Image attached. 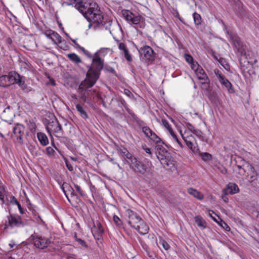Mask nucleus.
Returning <instances> with one entry per match:
<instances>
[{
  "instance_id": "22",
  "label": "nucleus",
  "mask_w": 259,
  "mask_h": 259,
  "mask_svg": "<svg viewBox=\"0 0 259 259\" xmlns=\"http://www.w3.org/2000/svg\"><path fill=\"white\" fill-rule=\"evenodd\" d=\"M195 73L199 79L204 81L203 83H208L207 81L209 82V78L207 74L205 73L203 69L199 65H198L197 68L195 69Z\"/></svg>"
},
{
  "instance_id": "39",
  "label": "nucleus",
  "mask_w": 259,
  "mask_h": 259,
  "mask_svg": "<svg viewBox=\"0 0 259 259\" xmlns=\"http://www.w3.org/2000/svg\"><path fill=\"white\" fill-rule=\"evenodd\" d=\"M210 215L211 216V217L212 218V219L216 222H217L218 224H219L223 228L225 229L226 230H228L227 229H230L229 227L228 226V225L224 222L223 221V220H222L221 219L219 218V219L220 220V222L221 223H220L219 222V221L214 217H213L211 215V214H210Z\"/></svg>"
},
{
  "instance_id": "20",
  "label": "nucleus",
  "mask_w": 259,
  "mask_h": 259,
  "mask_svg": "<svg viewBox=\"0 0 259 259\" xmlns=\"http://www.w3.org/2000/svg\"><path fill=\"white\" fill-rule=\"evenodd\" d=\"M116 150L121 156L127 159V161H130L134 157L127 149L122 146H117Z\"/></svg>"
},
{
  "instance_id": "43",
  "label": "nucleus",
  "mask_w": 259,
  "mask_h": 259,
  "mask_svg": "<svg viewBox=\"0 0 259 259\" xmlns=\"http://www.w3.org/2000/svg\"><path fill=\"white\" fill-rule=\"evenodd\" d=\"M123 53L125 59L128 62H131L132 61V57L130 54L128 49L125 50Z\"/></svg>"
},
{
  "instance_id": "13",
  "label": "nucleus",
  "mask_w": 259,
  "mask_h": 259,
  "mask_svg": "<svg viewBox=\"0 0 259 259\" xmlns=\"http://www.w3.org/2000/svg\"><path fill=\"white\" fill-rule=\"evenodd\" d=\"M181 134L188 147L193 152L195 153H197L199 151V149L194 137L192 135L184 136L183 134Z\"/></svg>"
},
{
  "instance_id": "32",
  "label": "nucleus",
  "mask_w": 259,
  "mask_h": 259,
  "mask_svg": "<svg viewBox=\"0 0 259 259\" xmlns=\"http://www.w3.org/2000/svg\"><path fill=\"white\" fill-rule=\"evenodd\" d=\"M199 156L201 157L202 160L205 162H208L212 159V155L207 152H200L199 150L198 151Z\"/></svg>"
},
{
  "instance_id": "41",
  "label": "nucleus",
  "mask_w": 259,
  "mask_h": 259,
  "mask_svg": "<svg viewBox=\"0 0 259 259\" xmlns=\"http://www.w3.org/2000/svg\"><path fill=\"white\" fill-rule=\"evenodd\" d=\"M113 219L114 223L116 226L118 227L122 226V222L118 216L114 215Z\"/></svg>"
},
{
  "instance_id": "23",
  "label": "nucleus",
  "mask_w": 259,
  "mask_h": 259,
  "mask_svg": "<svg viewBox=\"0 0 259 259\" xmlns=\"http://www.w3.org/2000/svg\"><path fill=\"white\" fill-rule=\"evenodd\" d=\"M187 192L198 200H201L204 198V195L201 192L193 188H188L187 189Z\"/></svg>"
},
{
  "instance_id": "50",
  "label": "nucleus",
  "mask_w": 259,
  "mask_h": 259,
  "mask_svg": "<svg viewBox=\"0 0 259 259\" xmlns=\"http://www.w3.org/2000/svg\"><path fill=\"white\" fill-rule=\"evenodd\" d=\"M118 48L120 50H122L123 51V52L126 50L127 49L126 46L125 45V44L123 42H120L119 44L118 45Z\"/></svg>"
},
{
  "instance_id": "47",
  "label": "nucleus",
  "mask_w": 259,
  "mask_h": 259,
  "mask_svg": "<svg viewBox=\"0 0 259 259\" xmlns=\"http://www.w3.org/2000/svg\"><path fill=\"white\" fill-rule=\"evenodd\" d=\"M186 126L187 128L191 131L192 133H194L195 131H196V128L191 123H186Z\"/></svg>"
},
{
  "instance_id": "45",
  "label": "nucleus",
  "mask_w": 259,
  "mask_h": 259,
  "mask_svg": "<svg viewBox=\"0 0 259 259\" xmlns=\"http://www.w3.org/2000/svg\"><path fill=\"white\" fill-rule=\"evenodd\" d=\"M61 188H62L63 192L64 193L66 198H67L68 200L70 202V200L69 199L68 196V195L69 194V193L70 192V189L65 188H64V183L63 184V185L61 187Z\"/></svg>"
},
{
  "instance_id": "30",
  "label": "nucleus",
  "mask_w": 259,
  "mask_h": 259,
  "mask_svg": "<svg viewBox=\"0 0 259 259\" xmlns=\"http://www.w3.org/2000/svg\"><path fill=\"white\" fill-rule=\"evenodd\" d=\"M208 98L211 103L213 104H218L219 102V98L215 92H212L209 93Z\"/></svg>"
},
{
  "instance_id": "33",
  "label": "nucleus",
  "mask_w": 259,
  "mask_h": 259,
  "mask_svg": "<svg viewBox=\"0 0 259 259\" xmlns=\"http://www.w3.org/2000/svg\"><path fill=\"white\" fill-rule=\"evenodd\" d=\"M52 40L54 44H58L61 43L62 37L58 33L52 30Z\"/></svg>"
},
{
  "instance_id": "37",
  "label": "nucleus",
  "mask_w": 259,
  "mask_h": 259,
  "mask_svg": "<svg viewBox=\"0 0 259 259\" xmlns=\"http://www.w3.org/2000/svg\"><path fill=\"white\" fill-rule=\"evenodd\" d=\"M194 21L196 25H199L201 23V17L200 14L195 12L193 14Z\"/></svg>"
},
{
  "instance_id": "29",
  "label": "nucleus",
  "mask_w": 259,
  "mask_h": 259,
  "mask_svg": "<svg viewBox=\"0 0 259 259\" xmlns=\"http://www.w3.org/2000/svg\"><path fill=\"white\" fill-rule=\"evenodd\" d=\"M76 108L82 118L83 119H87L88 118L87 113L82 106L77 104L76 105Z\"/></svg>"
},
{
  "instance_id": "44",
  "label": "nucleus",
  "mask_w": 259,
  "mask_h": 259,
  "mask_svg": "<svg viewBox=\"0 0 259 259\" xmlns=\"http://www.w3.org/2000/svg\"><path fill=\"white\" fill-rule=\"evenodd\" d=\"M76 242L78 243L79 245H80L82 247H83L85 248H88L89 247L88 245L87 244V243L84 240H82L80 238L77 239Z\"/></svg>"
},
{
  "instance_id": "11",
  "label": "nucleus",
  "mask_w": 259,
  "mask_h": 259,
  "mask_svg": "<svg viewBox=\"0 0 259 259\" xmlns=\"http://www.w3.org/2000/svg\"><path fill=\"white\" fill-rule=\"evenodd\" d=\"M125 215L128 219V224L133 228H134L142 220V218L136 212L130 209L125 210Z\"/></svg>"
},
{
  "instance_id": "56",
  "label": "nucleus",
  "mask_w": 259,
  "mask_h": 259,
  "mask_svg": "<svg viewBox=\"0 0 259 259\" xmlns=\"http://www.w3.org/2000/svg\"><path fill=\"white\" fill-rule=\"evenodd\" d=\"M60 44V46H59V47L63 50H66L68 48V46L67 45H66L65 44H62V42L61 41V44Z\"/></svg>"
},
{
  "instance_id": "19",
  "label": "nucleus",
  "mask_w": 259,
  "mask_h": 259,
  "mask_svg": "<svg viewBox=\"0 0 259 259\" xmlns=\"http://www.w3.org/2000/svg\"><path fill=\"white\" fill-rule=\"evenodd\" d=\"M239 192V189L238 185L234 183H229L226 188L223 190L225 194H235Z\"/></svg>"
},
{
  "instance_id": "24",
  "label": "nucleus",
  "mask_w": 259,
  "mask_h": 259,
  "mask_svg": "<svg viewBox=\"0 0 259 259\" xmlns=\"http://www.w3.org/2000/svg\"><path fill=\"white\" fill-rule=\"evenodd\" d=\"M135 120L139 125L142 128L145 136H148V133L151 132V129L148 126H146L145 122L139 118L137 117Z\"/></svg>"
},
{
  "instance_id": "62",
  "label": "nucleus",
  "mask_w": 259,
  "mask_h": 259,
  "mask_svg": "<svg viewBox=\"0 0 259 259\" xmlns=\"http://www.w3.org/2000/svg\"><path fill=\"white\" fill-rule=\"evenodd\" d=\"M35 218L38 222L40 221L41 222H43L42 220L40 218L39 215L37 216L36 215H35Z\"/></svg>"
},
{
  "instance_id": "7",
  "label": "nucleus",
  "mask_w": 259,
  "mask_h": 259,
  "mask_svg": "<svg viewBox=\"0 0 259 259\" xmlns=\"http://www.w3.org/2000/svg\"><path fill=\"white\" fill-rule=\"evenodd\" d=\"M29 240L33 242L36 248L40 249L46 248L51 243V240L49 238L40 236L35 233L30 236Z\"/></svg>"
},
{
  "instance_id": "46",
  "label": "nucleus",
  "mask_w": 259,
  "mask_h": 259,
  "mask_svg": "<svg viewBox=\"0 0 259 259\" xmlns=\"http://www.w3.org/2000/svg\"><path fill=\"white\" fill-rule=\"evenodd\" d=\"M46 152L49 156L54 155L55 150L51 147H48L46 148Z\"/></svg>"
},
{
  "instance_id": "16",
  "label": "nucleus",
  "mask_w": 259,
  "mask_h": 259,
  "mask_svg": "<svg viewBox=\"0 0 259 259\" xmlns=\"http://www.w3.org/2000/svg\"><path fill=\"white\" fill-rule=\"evenodd\" d=\"M9 225L11 227H21L24 226L22 218L19 215H13L10 214L8 217Z\"/></svg>"
},
{
  "instance_id": "61",
  "label": "nucleus",
  "mask_w": 259,
  "mask_h": 259,
  "mask_svg": "<svg viewBox=\"0 0 259 259\" xmlns=\"http://www.w3.org/2000/svg\"><path fill=\"white\" fill-rule=\"evenodd\" d=\"M220 171L223 174H226L227 173V170L225 167H222Z\"/></svg>"
},
{
  "instance_id": "18",
  "label": "nucleus",
  "mask_w": 259,
  "mask_h": 259,
  "mask_svg": "<svg viewBox=\"0 0 259 259\" xmlns=\"http://www.w3.org/2000/svg\"><path fill=\"white\" fill-rule=\"evenodd\" d=\"M231 39L234 47L240 53V55H244L245 54V49L240 38L236 35H233L231 36Z\"/></svg>"
},
{
  "instance_id": "15",
  "label": "nucleus",
  "mask_w": 259,
  "mask_h": 259,
  "mask_svg": "<svg viewBox=\"0 0 259 259\" xmlns=\"http://www.w3.org/2000/svg\"><path fill=\"white\" fill-rule=\"evenodd\" d=\"M91 231L96 240H99L101 239L104 231L101 223L98 221L94 223V226L91 229Z\"/></svg>"
},
{
  "instance_id": "12",
  "label": "nucleus",
  "mask_w": 259,
  "mask_h": 259,
  "mask_svg": "<svg viewBox=\"0 0 259 259\" xmlns=\"http://www.w3.org/2000/svg\"><path fill=\"white\" fill-rule=\"evenodd\" d=\"M46 128L50 135L52 132L61 134V135L63 134L61 125L56 117L48 122Z\"/></svg>"
},
{
  "instance_id": "63",
  "label": "nucleus",
  "mask_w": 259,
  "mask_h": 259,
  "mask_svg": "<svg viewBox=\"0 0 259 259\" xmlns=\"http://www.w3.org/2000/svg\"><path fill=\"white\" fill-rule=\"evenodd\" d=\"M144 150H145V151L147 153H148V154H151V150L150 148H144Z\"/></svg>"
},
{
  "instance_id": "36",
  "label": "nucleus",
  "mask_w": 259,
  "mask_h": 259,
  "mask_svg": "<svg viewBox=\"0 0 259 259\" xmlns=\"http://www.w3.org/2000/svg\"><path fill=\"white\" fill-rule=\"evenodd\" d=\"M28 128L31 132H34L36 130V124L32 120H26Z\"/></svg>"
},
{
  "instance_id": "25",
  "label": "nucleus",
  "mask_w": 259,
  "mask_h": 259,
  "mask_svg": "<svg viewBox=\"0 0 259 259\" xmlns=\"http://www.w3.org/2000/svg\"><path fill=\"white\" fill-rule=\"evenodd\" d=\"M116 101L118 102V105L120 108H124L127 112L131 114V111L128 108L126 103L125 100L120 96H118L115 98Z\"/></svg>"
},
{
  "instance_id": "31",
  "label": "nucleus",
  "mask_w": 259,
  "mask_h": 259,
  "mask_svg": "<svg viewBox=\"0 0 259 259\" xmlns=\"http://www.w3.org/2000/svg\"><path fill=\"white\" fill-rule=\"evenodd\" d=\"M193 134L198 137L202 141L205 142L206 143H208V138L206 137L200 130L196 129Z\"/></svg>"
},
{
  "instance_id": "3",
  "label": "nucleus",
  "mask_w": 259,
  "mask_h": 259,
  "mask_svg": "<svg viewBox=\"0 0 259 259\" xmlns=\"http://www.w3.org/2000/svg\"><path fill=\"white\" fill-rule=\"evenodd\" d=\"M127 162L130 164V168L135 173L142 177L146 181H149L153 178V171L148 164L138 160L135 157L130 161H127Z\"/></svg>"
},
{
  "instance_id": "6",
  "label": "nucleus",
  "mask_w": 259,
  "mask_h": 259,
  "mask_svg": "<svg viewBox=\"0 0 259 259\" xmlns=\"http://www.w3.org/2000/svg\"><path fill=\"white\" fill-rule=\"evenodd\" d=\"M139 52L141 60L147 63H151L155 60L156 55L152 48L148 46L140 48Z\"/></svg>"
},
{
  "instance_id": "10",
  "label": "nucleus",
  "mask_w": 259,
  "mask_h": 259,
  "mask_svg": "<svg viewBox=\"0 0 259 259\" xmlns=\"http://www.w3.org/2000/svg\"><path fill=\"white\" fill-rule=\"evenodd\" d=\"M215 74L217 76L220 82L224 85L230 93H234L235 91L232 83L222 73L220 70L215 69L214 71Z\"/></svg>"
},
{
  "instance_id": "48",
  "label": "nucleus",
  "mask_w": 259,
  "mask_h": 259,
  "mask_svg": "<svg viewBox=\"0 0 259 259\" xmlns=\"http://www.w3.org/2000/svg\"><path fill=\"white\" fill-rule=\"evenodd\" d=\"M52 30L49 29L47 30L44 32L45 35L49 38L52 40Z\"/></svg>"
},
{
  "instance_id": "17",
  "label": "nucleus",
  "mask_w": 259,
  "mask_h": 259,
  "mask_svg": "<svg viewBox=\"0 0 259 259\" xmlns=\"http://www.w3.org/2000/svg\"><path fill=\"white\" fill-rule=\"evenodd\" d=\"M158 159L160 161V163L164 166H167L171 167V166L174 165V160L170 153L168 152V154L160 155L157 156Z\"/></svg>"
},
{
  "instance_id": "58",
  "label": "nucleus",
  "mask_w": 259,
  "mask_h": 259,
  "mask_svg": "<svg viewBox=\"0 0 259 259\" xmlns=\"http://www.w3.org/2000/svg\"><path fill=\"white\" fill-rule=\"evenodd\" d=\"M18 208H19V211H20V213L22 214H24V209L22 207L21 205H20V203H18V205H17Z\"/></svg>"
},
{
  "instance_id": "35",
  "label": "nucleus",
  "mask_w": 259,
  "mask_h": 259,
  "mask_svg": "<svg viewBox=\"0 0 259 259\" xmlns=\"http://www.w3.org/2000/svg\"><path fill=\"white\" fill-rule=\"evenodd\" d=\"M67 57L71 61L76 63H79L81 62V60L78 56L75 53L69 54H68Z\"/></svg>"
},
{
  "instance_id": "51",
  "label": "nucleus",
  "mask_w": 259,
  "mask_h": 259,
  "mask_svg": "<svg viewBox=\"0 0 259 259\" xmlns=\"http://www.w3.org/2000/svg\"><path fill=\"white\" fill-rule=\"evenodd\" d=\"M162 122L163 125L168 130V131H169V129L172 128L168 122L166 120H162Z\"/></svg>"
},
{
  "instance_id": "59",
  "label": "nucleus",
  "mask_w": 259,
  "mask_h": 259,
  "mask_svg": "<svg viewBox=\"0 0 259 259\" xmlns=\"http://www.w3.org/2000/svg\"><path fill=\"white\" fill-rule=\"evenodd\" d=\"M9 246H10V248H13L14 247H16V248H17V246L14 241H11V242L9 244Z\"/></svg>"
},
{
  "instance_id": "9",
  "label": "nucleus",
  "mask_w": 259,
  "mask_h": 259,
  "mask_svg": "<svg viewBox=\"0 0 259 259\" xmlns=\"http://www.w3.org/2000/svg\"><path fill=\"white\" fill-rule=\"evenodd\" d=\"M25 126L19 123H17L13 128V133L16 138V142L20 145L24 144L23 138L25 135Z\"/></svg>"
},
{
  "instance_id": "40",
  "label": "nucleus",
  "mask_w": 259,
  "mask_h": 259,
  "mask_svg": "<svg viewBox=\"0 0 259 259\" xmlns=\"http://www.w3.org/2000/svg\"><path fill=\"white\" fill-rule=\"evenodd\" d=\"M64 188H65L70 189V192L69 193H70L71 196H72V197L73 196H75V197H76L77 198V196L75 193L74 190L73 189L72 187L69 184H68L67 183H64Z\"/></svg>"
},
{
  "instance_id": "34",
  "label": "nucleus",
  "mask_w": 259,
  "mask_h": 259,
  "mask_svg": "<svg viewBox=\"0 0 259 259\" xmlns=\"http://www.w3.org/2000/svg\"><path fill=\"white\" fill-rule=\"evenodd\" d=\"M195 221L198 226L202 227L203 228L206 227V223L201 217L199 215L195 217Z\"/></svg>"
},
{
  "instance_id": "57",
  "label": "nucleus",
  "mask_w": 259,
  "mask_h": 259,
  "mask_svg": "<svg viewBox=\"0 0 259 259\" xmlns=\"http://www.w3.org/2000/svg\"><path fill=\"white\" fill-rule=\"evenodd\" d=\"M109 161H110V162H111L113 164L117 165V166H118V167L119 169H121V166L119 165V164L118 163H117V162H115V161H114V158H109Z\"/></svg>"
},
{
  "instance_id": "5",
  "label": "nucleus",
  "mask_w": 259,
  "mask_h": 259,
  "mask_svg": "<svg viewBox=\"0 0 259 259\" xmlns=\"http://www.w3.org/2000/svg\"><path fill=\"white\" fill-rule=\"evenodd\" d=\"M122 15L126 21L131 25H134L135 28L143 29L145 27L144 18L139 14H134L130 10H122Z\"/></svg>"
},
{
  "instance_id": "4",
  "label": "nucleus",
  "mask_w": 259,
  "mask_h": 259,
  "mask_svg": "<svg viewBox=\"0 0 259 259\" xmlns=\"http://www.w3.org/2000/svg\"><path fill=\"white\" fill-rule=\"evenodd\" d=\"M237 158L243 162L241 165L236 164L238 169V173L240 175L244 176L245 179L250 184L256 181L258 175L254 167L241 157L239 156Z\"/></svg>"
},
{
  "instance_id": "21",
  "label": "nucleus",
  "mask_w": 259,
  "mask_h": 259,
  "mask_svg": "<svg viewBox=\"0 0 259 259\" xmlns=\"http://www.w3.org/2000/svg\"><path fill=\"white\" fill-rule=\"evenodd\" d=\"M134 228L137 230L141 235H145L149 232V227L143 220L136 225Z\"/></svg>"
},
{
  "instance_id": "1",
  "label": "nucleus",
  "mask_w": 259,
  "mask_h": 259,
  "mask_svg": "<svg viewBox=\"0 0 259 259\" xmlns=\"http://www.w3.org/2000/svg\"><path fill=\"white\" fill-rule=\"evenodd\" d=\"M108 49L107 48L101 49L94 54L92 66H90L86 74L87 78L81 81L78 90L82 91L85 89L91 88L96 83L104 66V60L100 57L99 53L104 52L105 50Z\"/></svg>"
},
{
  "instance_id": "26",
  "label": "nucleus",
  "mask_w": 259,
  "mask_h": 259,
  "mask_svg": "<svg viewBox=\"0 0 259 259\" xmlns=\"http://www.w3.org/2000/svg\"><path fill=\"white\" fill-rule=\"evenodd\" d=\"M156 150L157 156L160 155L168 154V152L167 150L161 144V143H156L155 146Z\"/></svg>"
},
{
  "instance_id": "60",
  "label": "nucleus",
  "mask_w": 259,
  "mask_h": 259,
  "mask_svg": "<svg viewBox=\"0 0 259 259\" xmlns=\"http://www.w3.org/2000/svg\"><path fill=\"white\" fill-rule=\"evenodd\" d=\"M6 42L7 45H11L12 44V40L10 37H8L6 39Z\"/></svg>"
},
{
  "instance_id": "2",
  "label": "nucleus",
  "mask_w": 259,
  "mask_h": 259,
  "mask_svg": "<svg viewBox=\"0 0 259 259\" xmlns=\"http://www.w3.org/2000/svg\"><path fill=\"white\" fill-rule=\"evenodd\" d=\"M74 7L82 14L88 21L96 22L92 16L98 18L99 20L101 18V11L96 3H83L82 0H80L77 4H75Z\"/></svg>"
},
{
  "instance_id": "64",
  "label": "nucleus",
  "mask_w": 259,
  "mask_h": 259,
  "mask_svg": "<svg viewBox=\"0 0 259 259\" xmlns=\"http://www.w3.org/2000/svg\"><path fill=\"white\" fill-rule=\"evenodd\" d=\"M78 48H80L84 52V53L85 54H87V53H89V52L85 50L84 48H81L80 46Z\"/></svg>"
},
{
  "instance_id": "28",
  "label": "nucleus",
  "mask_w": 259,
  "mask_h": 259,
  "mask_svg": "<svg viewBox=\"0 0 259 259\" xmlns=\"http://www.w3.org/2000/svg\"><path fill=\"white\" fill-rule=\"evenodd\" d=\"M8 75H3L0 76V86L2 87H6L10 85L9 81Z\"/></svg>"
},
{
  "instance_id": "54",
  "label": "nucleus",
  "mask_w": 259,
  "mask_h": 259,
  "mask_svg": "<svg viewBox=\"0 0 259 259\" xmlns=\"http://www.w3.org/2000/svg\"><path fill=\"white\" fill-rule=\"evenodd\" d=\"M168 132H169V134H170V135L171 136V137L173 138L174 139H177V136L175 134V133L174 132V131H173L172 128L169 129Z\"/></svg>"
},
{
  "instance_id": "14",
  "label": "nucleus",
  "mask_w": 259,
  "mask_h": 259,
  "mask_svg": "<svg viewBox=\"0 0 259 259\" xmlns=\"http://www.w3.org/2000/svg\"><path fill=\"white\" fill-rule=\"evenodd\" d=\"M93 18V17L92 16ZM95 18L96 22L93 21H88L89 22V28L90 29L93 25H94V27H105V29H107L109 26H110L112 23V21L109 20H105V18H104L103 15L101 14V18L100 19V20H98V18L94 17Z\"/></svg>"
},
{
  "instance_id": "8",
  "label": "nucleus",
  "mask_w": 259,
  "mask_h": 259,
  "mask_svg": "<svg viewBox=\"0 0 259 259\" xmlns=\"http://www.w3.org/2000/svg\"><path fill=\"white\" fill-rule=\"evenodd\" d=\"M9 81L10 85L17 84L23 90L26 88L25 77L21 76L16 71H11L8 74Z\"/></svg>"
},
{
  "instance_id": "27",
  "label": "nucleus",
  "mask_w": 259,
  "mask_h": 259,
  "mask_svg": "<svg viewBox=\"0 0 259 259\" xmlns=\"http://www.w3.org/2000/svg\"><path fill=\"white\" fill-rule=\"evenodd\" d=\"M37 137L40 143L43 146H46L49 143V140L47 136L42 133H38Z\"/></svg>"
},
{
  "instance_id": "53",
  "label": "nucleus",
  "mask_w": 259,
  "mask_h": 259,
  "mask_svg": "<svg viewBox=\"0 0 259 259\" xmlns=\"http://www.w3.org/2000/svg\"><path fill=\"white\" fill-rule=\"evenodd\" d=\"M186 61L189 63H191L193 60L192 56L190 55H186Z\"/></svg>"
},
{
  "instance_id": "49",
  "label": "nucleus",
  "mask_w": 259,
  "mask_h": 259,
  "mask_svg": "<svg viewBox=\"0 0 259 259\" xmlns=\"http://www.w3.org/2000/svg\"><path fill=\"white\" fill-rule=\"evenodd\" d=\"M10 203L13 204L18 205V203H19L17 199L14 196H12L10 197Z\"/></svg>"
},
{
  "instance_id": "42",
  "label": "nucleus",
  "mask_w": 259,
  "mask_h": 259,
  "mask_svg": "<svg viewBox=\"0 0 259 259\" xmlns=\"http://www.w3.org/2000/svg\"><path fill=\"white\" fill-rule=\"evenodd\" d=\"M159 243L162 245L163 248L166 250L169 249L170 248L169 245L164 239H160L159 241Z\"/></svg>"
},
{
  "instance_id": "52",
  "label": "nucleus",
  "mask_w": 259,
  "mask_h": 259,
  "mask_svg": "<svg viewBox=\"0 0 259 259\" xmlns=\"http://www.w3.org/2000/svg\"><path fill=\"white\" fill-rule=\"evenodd\" d=\"M65 164L66 167L69 171H72L73 170L72 165L69 162L68 160H65Z\"/></svg>"
},
{
  "instance_id": "55",
  "label": "nucleus",
  "mask_w": 259,
  "mask_h": 259,
  "mask_svg": "<svg viewBox=\"0 0 259 259\" xmlns=\"http://www.w3.org/2000/svg\"><path fill=\"white\" fill-rule=\"evenodd\" d=\"M75 188H76V190L77 192H78V193L81 195H83V192L81 190L80 187L78 186L77 185H75Z\"/></svg>"
},
{
  "instance_id": "38",
  "label": "nucleus",
  "mask_w": 259,
  "mask_h": 259,
  "mask_svg": "<svg viewBox=\"0 0 259 259\" xmlns=\"http://www.w3.org/2000/svg\"><path fill=\"white\" fill-rule=\"evenodd\" d=\"M149 139L151 140H152L154 142L156 143H163V142H161V140L160 138L155 133H153L152 135H150Z\"/></svg>"
}]
</instances>
